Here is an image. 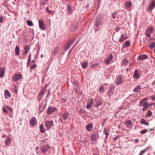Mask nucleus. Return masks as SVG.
<instances>
[{"label":"nucleus","mask_w":155,"mask_h":155,"mask_svg":"<svg viewBox=\"0 0 155 155\" xmlns=\"http://www.w3.org/2000/svg\"><path fill=\"white\" fill-rule=\"evenodd\" d=\"M27 24L30 26H32L33 25V22L31 21H27Z\"/></svg>","instance_id":"nucleus-40"},{"label":"nucleus","mask_w":155,"mask_h":155,"mask_svg":"<svg viewBox=\"0 0 155 155\" xmlns=\"http://www.w3.org/2000/svg\"><path fill=\"white\" fill-rule=\"evenodd\" d=\"M88 63L87 62H82L81 63L82 67L83 68H86L87 66Z\"/></svg>","instance_id":"nucleus-30"},{"label":"nucleus","mask_w":155,"mask_h":155,"mask_svg":"<svg viewBox=\"0 0 155 155\" xmlns=\"http://www.w3.org/2000/svg\"><path fill=\"white\" fill-rule=\"evenodd\" d=\"M140 122L143 124H144L146 125H148L149 123L146 121L144 119H142L140 121Z\"/></svg>","instance_id":"nucleus-28"},{"label":"nucleus","mask_w":155,"mask_h":155,"mask_svg":"<svg viewBox=\"0 0 155 155\" xmlns=\"http://www.w3.org/2000/svg\"><path fill=\"white\" fill-rule=\"evenodd\" d=\"M128 62V61L126 59H125L124 60L122 61V64L126 65Z\"/></svg>","instance_id":"nucleus-31"},{"label":"nucleus","mask_w":155,"mask_h":155,"mask_svg":"<svg viewBox=\"0 0 155 155\" xmlns=\"http://www.w3.org/2000/svg\"><path fill=\"white\" fill-rule=\"evenodd\" d=\"M117 14V12H115L112 14V17L113 19H115L116 18Z\"/></svg>","instance_id":"nucleus-43"},{"label":"nucleus","mask_w":155,"mask_h":155,"mask_svg":"<svg viewBox=\"0 0 155 155\" xmlns=\"http://www.w3.org/2000/svg\"><path fill=\"white\" fill-rule=\"evenodd\" d=\"M148 99V98H144L143 100H142V101L144 102L146 100H147Z\"/></svg>","instance_id":"nucleus-58"},{"label":"nucleus","mask_w":155,"mask_h":155,"mask_svg":"<svg viewBox=\"0 0 155 155\" xmlns=\"http://www.w3.org/2000/svg\"><path fill=\"white\" fill-rule=\"evenodd\" d=\"M75 40V38H72L69 41V42L68 43L69 45L70 46H71V45L72 44L74 41Z\"/></svg>","instance_id":"nucleus-34"},{"label":"nucleus","mask_w":155,"mask_h":155,"mask_svg":"<svg viewBox=\"0 0 155 155\" xmlns=\"http://www.w3.org/2000/svg\"><path fill=\"white\" fill-rule=\"evenodd\" d=\"M101 25V16L100 15H98L96 18V23L95 25L98 27V26Z\"/></svg>","instance_id":"nucleus-4"},{"label":"nucleus","mask_w":155,"mask_h":155,"mask_svg":"<svg viewBox=\"0 0 155 155\" xmlns=\"http://www.w3.org/2000/svg\"><path fill=\"white\" fill-rule=\"evenodd\" d=\"M141 88V86L140 85H138L135 87L133 91L134 92H138Z\"/></svg>","instance_id":"nucleus-25"},{"label":"nucleus","mask_w":155,"mask_h":155,"mask_svg":"<svg viewBox=\"0 0 155 155\" xmlns=\"http://www.w3.org/2000/svg\"><path fill=\"white\" fill-rule=\"evenodd\" d=\"M7 109L8 111L10 112H12V109L10 107L8 106H6L5 107Z\"/></svg>","instance_id":"nucleus-45"},{"label":"nucleus","mask_w":155,"mask_h":155,"mask_svg":"<svg viewBox=\"0 0 155 155\" xmlns=\"http://www.w3.org/2000/svg\"><path fill=\"white\" fill-rule=\"evenodd\" d=\"M105 61V63L107 64H109L110 63V61L108 59H106Z\"/></svg>","instance_id":"nucleus-49"},{"label":"nucleus","mask_w":155,"mask_h":155,"mask_svg":"<svg viewBox=\"0 0 155 155\" xmlns=\"http://www.w3.org/2000/svg\"><path fill=\"white\" fill-rule=\"evenodd\" d=\"M148 106H144V107L142 109L143 110V111L145 110L146 109H147L148 108Z\"/></svg>","instance_id":"nucleus-53"},{"label":"nucleus","mask_w":155,"mask_h":155,"mask_svg":"<svg viewBox=\"0 0 155 155\" xmlns=\"http://www.w3.org/2000/svg\"><path fill=\"white\" fill-rule=\"evenodd\" d=\"M70 45H69L68 43H67V44L64 47V50H67L70 47Z\"/></svg>","instance_id":"nucleus-37"},{"label":"nucleus","mask_w":155,"mask_h":155,"mask_svg":"<svg viewBox=\"0 0 155 155\" xmlns=\"http://www.w3.org/2000/svg\"><path fill=\"white\" fill-rule=\"evenodd\" d=\"M40 130L41 133H44L46 130L44 128V126L43 124H41L40 127Z\"/></svg>","instance_id":"nucleus-26"},{"label":"nucleus","mask_w":155,"mask_h":155,"mask_svg":"<svg viewBox=\"0 0 155 155\" xmlns=\"http://www.w3.org/2000/svg\"><path fill=\"white\" fill-rule=\"evenodd\" d=\"M147 58L148 56L146 55H143L139 56L138 59L140 60H142L147 59Z\"/></svg>","instance_id":"nucleus-16"},{"label":"nucleus","mask_w":155,"mask_h":155,"mask_svg":"<svg viewBox=\"0 0 155 155\" xmlns=\"http://www.w3.org/2000/svg\"><path fill=\"white\" fill-rule=\"evenodd\" d=\"M149 46L151 48H153L155 47V42H153L151 43L150 45H149Z\"/></svg>","instance_id":"nucleus-39"},{"label":"nucleus","mask_w":155,"mask_h":155,"mask_svg":"<svg viewBox=\"0 0 155 155\" xmlns=\"http://www.w3.org/2000/svg\"><path fill=\"white\" fill-rule=\"evenodd\" d=\"M113 58V55L112 54H110L108 57L107 59H108L109 61H111L112 60Z\"/></svg>","instance_id":"nucleus-42"},{"label":"nucleus","mask_w":155,"mask_h":155,"mask_svg":"<svg viewBox=\"0 0 155 155\" xmlns=\"http://www.w3.org/2000/svg\"><path fill=\"white\" fill-rule=\"evenodd\" d=\"M49 148V146L48 145H45L42 146L41 148V151L43 153L47 151Z\"/></svg>","instance_id":"nucleus-10"},{"label":"nucleus","mask_w":155,"mask_h":155,"mask_svg":"<svg viewBox=\"0 0 155 155\" xmlns=\"http://www.w3.org/2000/svg\"><path fill=\"white\" fill-rule=\"evenodd\" d=\"M36 65L35 64L31 66V69H34L35 68H36Z\"/></svg>","instance_id":"nucleus-48"},{"label":"nucleus","mask_w":155,"mask_h":155,"mask_svg":"<svg viewBox=\"0 0 155 155\" xmlns=\"http://www.w3.org/2000/svg\"><path fill=\"white\" fill-rule=\"evenodd\" d=\"M93 124H90L86 126V129L87 130L90 131L91 130Z\"/></svg>","instance_id":"nucleus-20"},{"label":"nucleus","mask_w":155,"mask_h":155,"mask_svg":"<svg viewBox=\"0 0 155 155\" xmlns=\"http://www.w3.org/2000/svg\"><path fill=\"white\" fill-rule=\"evenodd\" d=\"M152 114V112L150 110H149L147 113L146 116L147 117H150L151 116Z\"/></svg>","instance_id":"nucleus-36"},{"label":"nucleus","mask_w":155,"mask_h":155,"mask_svg":"<svg viewBox=\"0 0 155 155\" xmlns=\"http://www.w3.org/2000/svg\"><path fill=\"white\" fill-rule=\"evenodd\" d=\"M15 92H16V93L17 92V89L16 88V86H15Z\"/></svg>","instance_id":"nucleus-60"},{"label":"nucleus","mask_w":155,"mask_h":155,"mask_svg":"<svg viewBox=\"0 0 155 155\" xmlns=\"http://www.w3.org/2000/svg\"><path fill=\"white\" fill-rule=\"evenodd\" d=\"M91 138L93 140L95 141L96 140V136L94 134H92L91 136Z\"/></svg>","instance_id":"nucleus-38"},{"label":"nucleus","mask_w":155,"mask_h":155,"mask_svg":"<svg viewBox=\"0 0 155 155\" xmlns=\"http://www.w3.org/2000/svg\"><path fill=\"white\" fill-rule=\"evenodd\" d=\"M60 121L62 123H64L63 120L62 118H60L59 119Z\"/></svg>","instance_id":"nucleus-57"},{"label":"nucleus","mask_w":155,"mask_h":155,"mask_svg":"<svg viewBox=\"0 0 155 155\" xmlns=\"http://www.w3.org/2000/svg\"><path fill=\"white\" fill-rule=\"evenodd\" d=\"M53 125V122L52 121H46L45 122V126L47 130L49 129Z\"/></svg>","instance_id":"nucleus-1"},{"label":"nucleus","mask_w":155,"mask_h":155,"mask_svg":"<svg viewBox=\"0 0 155 155\" xmlns=\"http://www.w3.org/2000/svg\"><path fill=\"white\" fill-rule=\"evenodd\" d=\"M96 104L94 105V106L96 107L100 106L102 104V101L100 100H96L95 101Z\"/></svg>","instance_id":"nucleus-18"},{"label":"nucleus","mask_w":155,"mask_h":155,"mask_svg":"<svg viewBox=\"0 0 155 155\" xmlns=\"http://www.w3.org/2000/svg\"><path fill=\"white\" fill-rule=\"evenodd\" d=\"M22 77L21 74H18L14 76V79L15 81H17Z\"/></svg>","instance_id":"nucleus-15"},{"label":"nucleus","mask_w":155,"mask_h":155,"mask_svg":"<svg viewBox=\"0 0 155 155\" xmlns=\"http://www.w3.org/2000/svg\"><path fill=\"white\" fill-rule=\"evenodd\" d=\"M11 140L10 138L8 137L5 140V143L6 146H7L8 144L11 143Z\"/></svg>","instance_id":"nucleus-27"},{"label":"nucleus","mask_w":155,"mask_h":155,"mask_svg":"<svg viewBox=\"0 0 155 155\" xmlns=\"http://www.w3.org/2000/svg\"><path fill=\"white\" fill-rule=\"evenodd\" d=\"M69 115V113L67 112H65L63 114L62 118L64 120H66L68 118Z\"/></svg>","instance_id":"nucleus-19"},{"label":"nucleus","mask_w":155,"mask_h":155,"mask_svg":"<svg viewBox=\"0 0 155 155\" xmlns=\"http://www.w3.org/2000/svg\"><path fill=\"white\" fill-rule=\"evenodd\" d=\"M155 6V1H153L152 2L150 6V7L151 9H152Z\"/></svg>","instance_id":"nucleus-32"},{"label":"nucleus","mask_w":155,"mask_h":155,"mask_svg":"<svg viewBox=\"0 0 155 155\" xmlns=\"http://www.w3.org/2000/svg\"><path fill=\"white\" fill-rule=\"evenodd\" d=\"M147 129L143 130L141 131V133L142 134H144L145 133H146L147 132Z\"/></svg>","instance_id":"nucleus-50"},{"label":"nucleus","mask_w":155,"mask_h":155,"mask_svg":"<svg viewBox=\"0 0 155 155\" xmlns=\"http://www.w3.org/2000/svg\"><path fill=\"white\" fill-rule=\"evenodd\" d=\"M37 124V120L35 117L32 118L30 121V125L31 126L34 127Z\"/></svg>","instance_id":"nucleus-3"},{"label":"nucleus","mask_w":155,"mask_h":155,"mask_svg":"<svg viewBox=\"0 0 155 155\" xmlns=\"http://www.w3.org/2000/svg\"><path fill=\"white\" fill-rule=\"evenodd\" d=\"M132 3L131 1L126 2H125V6L126 8L129 9L131 6Z\"/></svg>","instance_id":"nucleus-11"},{"label":"nucleus","mask_w":155,"mask_h":155,"mask_svg":"<svg viewBox=\"0 0 155 155\" xmlns=\"http://www.w3.org/2000/svg\"><path fill=\"white\" fill-rule=\"evenodd\" d=\"M59 49L58 48H55L54 49V52L52 53V54L54 56L56 55L59 51Z\"/></svg>","instance_id":"nucleus-23"},{"label":"nucleus","mask_w":155,"mask_h":155,"mask_svg":"<svg viewBox=\"0 0 155 155\" xmlns=\"http://www.w3.org/2000/svg\"><path fill=\"white\" fill-rule=\"evenodd\" d=\"M24 49L25 50V51L24 52V53L26 55L28 53L30 50L29 46L28 45L25 46L24 47Z\"/></svg>","instance_id":"nucleus-22"},{"label":"nucleus","mask_w":155,"mask_h":155,"mask_svg":"<svg viewBox=\"0 0 155 155\" xmlns=\"http://www.w3.org/2000/svg\"><path fill=\"white\" fill-rule=\"evenodd\" d=\"M68 10V12L70 13L71 12V7L70 5H68L67 7Z\"/></svg>","instance_id":"nucleus-46"},{"label":"nucleus","mask_w":155,"mask_h":155,"mask_svg":"<svg viewBox=\"0 0 155 155\" xmlns=\"http://www.w3.org/2000/svg\"><path fill=\"white\" fill-rule=\"evenodd\" d=\"M118 138V137H117L114 138V140H116Z\"/></svg>","instance_id":"nucleus-59"},{"label":"nucleus","mask_w":155,"mask_h":155,"mask_svg":"<svg viewBox=\"0 0 155 155\" xmlns=\"http://www.w3.org/2000/svg\"><path fill=\"white\" fill-rule=\"evenodd\" d=\"M57 110V108L52 107H49L47 113L49 114H51L52 113L54 112Z\"/></svg>","instance_id":"nucleus-9"},{"label":"nucleus","mask_w":155,"mask_h":155,"mask_svg":"<svg viewBox=\"0 0 155 155\" xmlns=\"http://www.w3.org/2000/svg\"><path fill=\"white\" fill-rule=\"evenodd\" d=\"M143 102H144L142 101H140V104L141 105Z\"/></svg>","instance_id":"nucleus-61"},{"label":"nucleus","mask_w":155,"mask_h":155,"mask_svg":"<svg viewBox=\"0 0 155 155\" xmlns=\"http://www.w3.org/2000/svg\"><path fill=\"white\" fill-rule=\"evenodd\" d=\"M117 81H116V84L117 85L123 83L122 77L121 75L119 76L117 78Z\"/></svg>","instance_id":"nucleus-7"},{"label":"nucleus","mask_w":155,"mask_h":155,"mask_svg":"<svg viewBox=\"0 0 155 155\" xmlns=\"http://www.w3.org/2000/svg\"><path fill=\"white\" fill-rule=\"evenodd\" d=\"M104 134L106 135L105 139H107L108 136V129L107 128H105L104 129Z\"/></svg>","instance_id":"nucleus-29"},{"label":"nucleus","mask_w":155,"mask_h":155,"mask_svg":"<svg viewBox=\"0 0 155 155\" xmlns=\"http://www.w3.org/2000/svg\"><path fill=\"white\" fill-rule=\"evenodd\" d=\"M2 110L5 113H8L7 109L5 107L3 108Z\"/></svg>","instance_id":"nucleus-47"},{"label":"nucleus","mask_w":155,"mask_h":155,"mask_svg":"<svg viewBox=\"0 0 155 155\" xmlns=\"http://www.w3.org/2000/svg\"><path fill=\"white\" fill-rule=\"evenodd\" d=\"M128 38L127 35L126 34H122L121 35L120 37L119 40V41L123 42L124 41Z\"/></svg>","instance_id":"nucleus-5"},{"label":"nucleus","mask_w":155,"mask_h":155,"mask_svg":"<svg viewBox=\"0 0 155 155\" xmlns=\"http://www.w3.org/2000/svg\"><path fill=\"white\" fill-rule=\"evenodd\" d=\"M153 29L152 27L149 28L147 29L146 32V36L147 37L150 36V34L153 32Z\"/></svg>","instance_id":"nucleus-6"},{"label":"nucleus","mask_w":155,"mask_h":155,"mask_svg":"<svg viewBox=\"0 0 155 155\" xmlns=\"http://www.w3.org/2000/svg\"><path fill=\"white\" fill-rule=\"evenodd\" d=\"M20 52V48L18 46H16L15 49V54L17 55H18Z\"/></svg>","instance_id":"nucleus-21"},{"label":"nucleus","mask_w":155,"mask_h":155,"mask_svg":"<svg viewBox=\"0 0 155 155\" xmlns=\"http://www.w3.org/2000/svg\"><path fill=\"white\" fill-rule=\"evenodd\" d=\"M31 54H30V55H29V57L28 59V61H31Z\"/></svg>","instance_id":"nucleus-54"},{"label":"nucleus","mask_w":155,"mask_h":155,"mask_svg":"<svg viewBox=\"0 0 155 155\" xmlns=\"http://www.w3.org/2000/svg\"><path fill=\"white\" fill-rule=\"evenodd\" d=\"M46 10L49 13H51L52 12V11L49 10L48 8V7L46 8Z\"/></svg>","instance_id":"nucleus-51"},{"label":"nucleus","mask_w":155,"mask_h":155,"mask_svg":"<svg viewBox=\"0 0 155 155\" xmlns=\"http://www.w3.org/2000/svg\"><path fill=\"white\" fill-rule=\"evenodd\" d=\"M5 72V69L4 68H0V77L3 78L4 76V74Z\"/></svg>","instance_id":"nucleus-13"},{"label":"nucleus","mask_w":155,"mask_h":155,"mask_svg":"<svg viewBox=\"0 0 155 155\" xmlns=\"http://www.w3.org/2000/svg\"><path fill=\"white\" fill-rule=\"evenodd\" d=\"M39 23L40 28L41 29L45 30V27L44 20L43 19L39 20Z\"/></svg>","instance_id":"nucleus-2"},{"label":"nucleus","mask_w":155,"mask_h":155,"mask_svg":"<svg viewBox=\"0 0 155 155\" xmlns=\"http://www.w3.org/2000/svg\"><path fill=\"white\" fill-rule=\"evenodd\" d=\"M151 98H152V99L153 100L155 101V97L152 96L151 97Z\"/></svg>","instance_id":"nucleus-55"},{"label":"nucleus","mask_w":155,"mask_h":155,"mask_svg":"<svg viewBox=\"0 0 155 155\" xmlns=\"http://www.w3.org/2000/svg\"><path fill=\"white\" fill-rule=\"evenodd\" d=\"M93 104V102L92 100H91L89 103H88L86 108L89 109L91 108Z\"/></svg>","instance_id":"nucleus-24"},{"label":"nucleus","mask_w":155,"mask_h":155,"mask_svg":"<svg viewBox=\"0 0 155 155\" xmlns=\"http://www.w3.org/2000/svg\"><path fill=\"white\" fill-rule=\"evenodd\" d=\"M5 97L6 99L10 97L11 96L10 92L8 90H5Z\"/></svg>","instance_id":"nucleus-14"},{"label":"nucleus","mask_w":155,"mask_h":155,"mask_svg":"<svg viewBox=\"0 0 155 155\" xmlns=\"http://www.w3.org/2000/svg\"><path fill=\"white\" fill-rule=\"evenodd\" d=\"M148 148H147L145 149L144 150H143L141 151L139 155H142V154H143L145 153V152L146 151L148 150Z\"/></svg>","instance_id":"nucleus-41"},{"label":"nucleus","mask_w":155,"mask_h":155,"mask_svg":"<svg viewBox=\"0 0 155 155\" xmlns=\"http://www.w3.org/2000/svg\"><path fill=\"white\" fill-rule=\"evenodd\" d=\"M133 64V63H131L130 64V66H131Z\"/></svg>","instance_id":"nucleus-64"},{"label":"nucleus","mask_w":155,"mask_h":155,"mask_svg":"<svg viewBox=\"0 0 155 155\" xmlns=\"http://www.w3.org/2000/svg\"><path fill=\"white\" fill-rule=\"evenodd\" d=\"M125 125L128 128H130L133 125V124L131 121L127 120L125 123Z\"/></svg>","instance_id":"nucleus-12"},{"label":"nucleus","mask_w":155,"mask_h":155,"mask_svg":"<svg viewBox=\"0 0 155 155\" xmlns=\"http://www.w3.org/2000/svg\"><path fill=\"white\" fill-rule=\"evenodd\" d=\"M3 20L2 17H0V23L2 22H3Z\"/></svg>","instance_id":"nucleus-56"},{"label":"nucleus","mask_w":155,"mask_h":155,"mask_svg":"<svg viewBox=\"0 0 155 155\" xmlns=\"http://www.w3.org/2000/svg\"><path fill=\"white\" fill-rule=\"evenodd\" d=\"M130 43L129 41H127L125 42V45L126 47L130 46Z\"/></svg>","instance_id":"nucleus-44"},{"label":"nucleus","mask_w":155,"mask_h":155,"mask_svg":"<svg viewBox=\"0 0 155 155\" xmlns=\"http://www.w3.org/2000/svg\"><path fill=\"white\" fill-rule=\"evenodd\" d=\"M115 87V86L114 85L110 87V89L107 93L108 95L109 96H111L113 94Z\"/></svg>","instance_id":"nucleus-8"},{"label":"nucleus","mask_w":155,"mask_h":155,"mask_svg":"<svg viewBox=\"0 0 155 155\" xmlns=\"http://www.w3.org/2000/svg\"><path fill=\"white\" fill-rule=\"evenodd\" d=\"M75 40V38H72L69 41V42L68 43L69 45L70 46H71V45L72 44L74 41Z\"/></svg>","instance_id":"nucleus-33"},{"label":"nucleus","mask_w":155,"mask_h":155,"mask_svg":"<svg viewBox=\"0 0 155 155\" xmlns=\"http://www.w3.org/2000/svg\"><path fill=\"white\" fill-rule=\"evenodd\" d=\"M105 89L104 88L103 86H101L99 89V91L100 93H103L105 91Z\"/></svg>","instance_id":"nucleus-35"},{"label":"nucleus","mask_w":155,"mask_h":155,"mask_svg":"<svg viewBox=\"0 0 155 155\" xmlns=\"http://www.w3.org/2000/svg\"><path fill=\"white\" fill-rule=\"evenodd\" d=\"M143 106H147L149 107V105H148L147 104V102H145L143 104Z\"/></svg>","instance_id":"nucleus-52"},{"label":"nucleus","mask_w":155,"mask_h":155,"mask_svg":"<svg viewBox=\"0 0 155 155\" xmlns=\"http://www.w3.org/2000/svg\"><path fill=\"white\" fill-rule=\"evenodd\" d=\"M30 61H28V63H27V65L28 66L29 65V64L30 63Z\"/></svg>","instance_id":"nucleus-62"},{"label":"nucleus","mask_w":155,"mask_h":155,"mask_svg":"<svg viewBox=\"0 0 155 155\" xmlns=\"http://www.w3.org/2000/svg\"><path fill=\"white\" fill-rule=\"evenodd\" d=\"M140 73L139 71L137 70H136L134 72V77L136 79H138L139 78Z\"/></svg>","instance_id":"nucleus-17"},{"label":"nucleus","mask_w":155,"mask_h":155,"mask_svg":"<svg viewBox=\"0 0 155 155\" xmlns=\"http://www.w3.org/2000/svg\"><path fill=\"white\" fill-rule=\"evenodd\" d=\"M44 93L43 92V91H41V93H40V94H41L42 95H43L44 94Z\"/></svg>","instance_id":"nucleus-63"}]
</instances>
